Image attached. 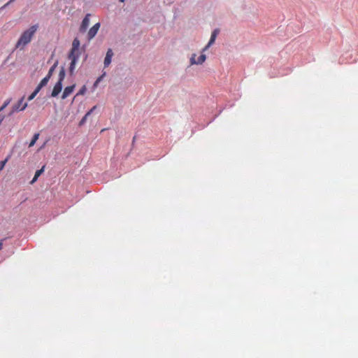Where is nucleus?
Masks as SVG:
<instances>
[{"mask_svg":"<svg viewBox=\"0 0 358 358\" xmlns=\"http://www.w3.org/2000/svg\"><path fill=\"white\" fill-rule=\"evenodd\" d=\"M38 29V25H33L29 29L24 31L16 44V48H23L28 44Z\"/></svg>","mask_w":358,"mask_h":358,"instance_id":"1","label":"nucleus"},{"mask_svg":"<svg viewBox=\"0 0 358 358\" xmlns=\"http://www.w3.org/2000/svg\"><path fill=\"white\" fill-rule=\"evenodd\" d=\"M27 107V103L24 102V96H22L18 102L12 108V113L22 111Z\"/></svg>","mask_w":358,"mask_h":358,"instance_id":"2","label":"nucleus"},{"mask_svg":"<svg viewBox=\"0 0 358 358\" xmlns=\"http://www.w3.org/2000/svg\"><path fill=\"white\" fill-rule=\"evenodd\" d=\"M100 23L97 22L92 27H91L87 33V38L88 40L92 39L97 34L99 28H100Z\"/></svg>","mask_w":358,"mask_h":358,"instance_id":"3","label":"nucleus"},{"mask_svg":"<svg viewBox=\"0 0 358 358\" xmlns=\"http://www.w3.org/2000/svg\"><path fill=\"white\" fill-rule=\"evenodd\" d=\"M91 15L90 13L87 14L84 19L83 20L80 27L79 28V31L81 33L85 32L87 30V28L89 26L90 24V17Z\"/></svg>","mask_w":358,"mask_h":358,"instance_id":"4","label":"nucleus"},{"mask_svg":"<svg viewBox=\"0 0 358 358\" xmlns=\"http://www.w3.org/2000/svg\"><path fill=\"white\" fill-rule=\"evenodd\" d=\"M196 56V54H193L190 58V64L192 65L201 64L205 62V60L206 59V57L204 54L201 55L197 60H196V59H195Z\"/></svg>","mask_w":358,"mask_h":358,"instance_id":"5","label":"nucleus"},{"mask_svg":"<svg viewBox=\"0 0 358 358\" xmlns=\"http://www.w3.org/2000/svg\"><path fill=\"white\" fill-rule=\"evenodd\" d=\"M80 41L76 38L73 39L72 43V48L69 55H78L77 54V52L78 50V48L80 47Z\"/></svg>","mask_w":358,"mask_h":358,"instance_id":"6","label":"nucleus"},{"mask_svg":"<svg viewBox=\"0 0 358 358\" xmlns=\"http://www.w3.org/2000/svg\"><path fill=\"white\" fill-rule=\"evenodd\" d=\"M113 56V52L112 49H108L103 62L104 67H108L110 64Z\"/></svg>","mask_w":358,"mask_h":358,"instance_id":"7","label":"nucleus"},{"mask_svg":"<svg viewBox=\"0 0 358 358\" xmlns=\"http://www.w3.org/2000/svg\"><path fill=\"white\" fill-rule=\"evenodd\" d=\"M69 59L71 61L69 66V71L71 73H73L75 69L76 63L78 59V55H69Z\"/></svg>","mask_w":358,"mask_h":358,"instance_id":"8","label":"nucleus"},{"mask_svg":"<svg viewBox=\"0 0 358 358\" xmlns=\"http://www.w3.org/2000/svg\"><path fill=\"white\" fill-rule=\"evenodd\" d=\"M62 89V83L60 82H57L53 87L51 96L53 97L57 96L61 92Z\"/></svg>","mask_w":358,"mask_h":358,"instance_id":"9","label":"nucleus"},{"mask_svg":"<svg viewBox=\"0 0 358 358\" xmlns=\"http://www.w3.org/2000/svg\"><path fill=\"white\" fill-rule=\"evenodd\" d=\"M75 85H71V86H68L66 87H65L63 93H62V99H65L66 98H67L73 91L74 88H75Z\"/></svg>","mask_w":358,"mask_h":358,"instance_id":"10","label":"nucleus"},{"mask_svg":"<svg viewBox=\"0 0 358 358\" xmlns=\"http://www.w3.org/2000/svg\"><path fill=\"white\" fill-rule=\"evenodd\" d=\"M50 76H46L44 78H43L41 80V81L40 82V83L38 85V86L36 87L39 90H41L42 87H43L44 86H45L49 80H50Z\"/></svg>","mask_w":358,"mask_h":358,"instance_id":"11","label":"nucleus"},{"mask_svg":"<svg viewBox=\"0 0 358 358\" xmlns=\"http://www.w3.org/2000/svg\"><path fill=\"white\" fill-rule=\"evenodd\" d=\"M215 34H211L210 38L206 46L203 48V51H206L211 45H213L216 39Z\"/></svg>","mask_w":358,"mask_h":358,"instance_id":"12","label":"nucleus"},{"mask_svg":"<svg viewBox=\"0 0 358 358\" xmlns=\"http://www.w3.org/2000/svg\"><path fill=\"white\" fill-rule=\"evenodd\" d=\"M65 71H64V69L62 68L60 71H59V80L57 82H60L62 83V81L64 80V78H65Z\"/></svg>","mask_w":358,"mask_h":358,"instance_id":"13","label":"nucleus"},{"mask_svg":"<svg viewBox=\"0 0 358 358\" xmlns=\"http://www.w3.org/2000/svg\"><path fill=\"white\" fill-rule=\"evenodd\" d=\"M39 134H35L32 138V140L29 144V147H32L36 143V141L38 139Z\"/></svg>","mask_w":358,"mask_h":358,"instance_id":"14","label":"nucleus"},{"mask_svg":"<svg viewBox=\"0 0 358 358\" xmlns=\"http://www.w3.org/2000/svg\"><path fill=\"white\" fill-rule=\"evenodd\" d=\"M39 92L40 90L37 87H36L34 91L29 96L27 99L28 101H31L32 99H34Z\"/></svg>","mask_w":358,"mask_h":358,"instance_id":"15","label":"nucleus"},{"mask_svg":"<svg viewBox=\"0 0 358 358\" xmlns=\"http://www.w3.org/2000/svg\"><path fill=\"white\" fill-rule=\"evenodd\" d=\"M9 156L7 157L4 160L0 162V171L3 170L6 164L7 163V162L8 161V159H9Z\"/></svg>","mask_w":358,"mask_h":358,"instance_id":"16","label":"nucleus"},{"mask_svg":"<svg viewBox=\"0 0 358 358\" xmlns=\"http://www.w3.org/2000/svg\"><path fill=\"white\" fill-rule=\"evenodd\" d=\"M86 90H87L86 86L85 85L83 86L82 88L79 90V92L77 94V95H83V94H85V92H86Z\"/></svg>","mask_w":358,"mask_h":358,"instance_id":"17","label":"nucleus"},{"mask_svg":"<svg viewBox=\"0 0 358 358\" xmlns=\"http://www.w3.org/2000/svg\"><path fill=\"white\" fill-rule=\"evenodd\" d=\"M45 166H43L41 169L37 170L35 173V176L36 177H39L44 171Z\"/></svg>","mask_w":358,"mask_h":358,"instance_id":"18","label":"nucleus"},{"mask_svg":"<svg viewBox=\"0 0 358 358\" xmlns=\"http://www.w3.org/2000/svg\"><path fill=\"white\" fill-rule=\"evenodd\" d=\"M56 66H57V63H55V64H54V65H53V66L50 69V70H49V71H48V75H47V76H50V78H51V76H52V73H53V72H54V71H55V69Z\"/></svg>","mask_w":358,"mask_h":358,"instance_id":"19","label":"nucleus"},{"mask_svg":"<svg viewBox=\"0 0 358 358\" xmlns=\"http://www.w3.org/2000/svg\"><path fill=\"white\" fill-rule=\"evenodd\" d=\"M105 73H103V75H101V76H99L96 80L95 81V83H94V87H96V86L98 85V84L101 82V80H102L103 77L104 76Z\"/></svg>","mask_w":358,"mask_h":358,"instance_id":"20","label":"nucleus"},{"mask_svg":"<svg viewBox=\"0 0 358 358\" xmlns=\"http://www.w3.org/2000/svg\"><path fill=\"white\" fill-rule=\"evenodd\" d=\"M10 101L11 99H7L4 103L3 104V106L0 108V110H3L10 103Z\"/></svg>","mask_w":358,"mask_h":358,"instance_id":"21","label":"nucleus"},{"mask_svg":"<svg viewBox=\"0 0 358 358\" xmlns=\"http://www.w3.org/2000/svg\"><path fill=\"white\" fill-rule=\"evenodd\" d=\"M87 117L88 116L85 114L79 123L80 126L83 125L86 122Z\"/></svg>","mask_w":358,"mask_h":358,"instance_id":"22","label":"nucleus"},{"mask_svg":"<svg viewBox=\"0 0 358 358\" xmlns=\"http://www.w3.org/2000/svg\"><path fill=\"white\" fill-rule=\"evenodd\" d=\"M96 108V106H93L87 113L86 115L89 116L95 109Z\"/></svg>","mask_w":358,"mask_h":358,"instance_id":"23","label":"nucleus"},{"mask_svg":"<svg viewBox=\"0 0 358 358\" xmlns=\"http://www.w3.org/2000/svg\"><path fill=\"white\" fill-rule=\"evenodd\" d=\"M220 32V30L218 29H215L213 32H212V34H215V36H217V34H219Z\"/></svg>","mask_w":358,"mask_h":358,"instance_id":"24","label":"nucleus"},{"mask_svg":"<svg viewBox=\"0 0 358 358\" xmlns=\"http://www.w3.org/2000/svg\"><path fill=\"white\" fill-rule=\"evenodd\" d=\"M37 179H38V177H36V176L34 175V176L33 179H32V180H31V181L30 182V184H31V185H32V184H34V183L37 180Z\"/></svg>","mask_w":358,"mask_h":358,"instance_id":"25","label":"nucleus"},{"mask_svg":"<svg viewBox=\"0 0 358 358\" xmlns=\"http://www.w3.org/2000/svg\"><path fill=\"white\" fill-rule=\"evenodd\" d=\"M3 243L1 241H0V250L2 249Z\"/></svg>","mask_w":358,"mask_h":358,"instance_id":"26","label":"nucleus"},{"mask_svg":"<svg viewBox=\"0 0 358 358\" xmlns=\"http://www.w3.org/2000/svg\"><path fill=\"white\" fill-rule=\"evenodd\" d=\"M2 121H3V118H0V124H1Z\"/></svg>","mask_w":358,"mask_h":358,"instance_id":"27","label":"nucleus"},{"mask_svg":"<svg viewBox=\"0 0 358 358\" xmlns=\"http://www.w3.org/2000/svg\"><path fill=\"white\" fill-rule=\"evenodd\" d=\"M14 0H10L7 4H8L9 3L13 1Z\"/></svg>","mask_w":358,"mask_h":358,"instance_id":"28","label":"nucleus"},{"mask_svg":"<svg viewBox=\"0 0 358 358\" xmlns=\"http://www.w3.org/2000/svg\"><path fill=\"white\" fill-rule=\"evenodd\" d=\"M120 2H124L125 0H119Z\"/></svg>","mask_w":358,"mask_h":358,"instance_id":"29","label":"nucleus"},{"mask_svg":"<svg viewBox=\"0 0 358 358\" xmlns=\"http://www.w3.org/2000/svg\"><path fill=\"white\" fill-rule=\"evenodd\" d=\"M2 110H0V112Z\"/></svg>","mask_w":358,"mask_h":358,"instance_id":"30","label":"nucleus"}]
</instances>
